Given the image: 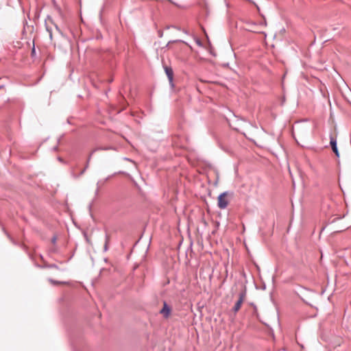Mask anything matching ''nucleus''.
Masks as SVG:
<instances>
[{
    "label": "nucleus",
    "mask_w": 351,
    "mask_h": 351,
    "mask_svg": "<svg viewBox=\"0 0 351 351\" xmlns=\"http://www.w3.org/2000/svg\"><path fill=\"white\" fill-rule=\"evenodd\" d=\"M230 194L228 192H223L221 193L217 197V206L221 209L226 208L230 202L229 199Z\"/></svg>",
    "instance_id": "obj_1"
},
{
    "label": "nucleus",
    "mask_w": 351,
    "mask_h": 351,
    "mask_svg": "<svg viewBox=\"0 0 351 351\" xmlns=\"http://www.w3.org/2000/svg\"><path fill=\"white\" fill-rule=\"evenodd\" d=\"M245 299H246V289L245 288V289H243V291L239 293V299H238V300L236 302V303H235V304H234V307H233V308H232V310H233V311H234V313H237V312L240 310V308H241V306H242L243 303L245 302Z\"/></svg>",
    "instance_id": "obj_2"
},
{
    "label": "nucleus",
    "mask_w": 351,
    "mask_h": 351,
    "mask_svg": "<svg viewBox=\"0 0 351 351\" xmlns=\"http://www.w3.org/2000/svg\"><path fill=\"white\" fill-rule=\"evenodd\" d=\"M46 28L49 34V38L51 40L53 39V31L60 32L58 27L53 23V20L48 17L45 21Z\"/></svg>",
    "instance_id": "obj_3"
},
{
    "label": "nucleus",
    "mask_w": 351,
    "mask_h": 351,
    "mask_svg": "<svg viewBox=\"0 0 351 351\" xmlns=\"http://www.w3.org/2000/svg\"><path fill=\"white\" fill-rule=\"evenodd\" d=\"M171 312V308L167 305L166 302H164L163 307L160 310V313L162 315V316L165 318L169 317Z\"/></svg>",
    "instance_id": "obj_4"
},
{
    "label": "nucleus",
    "mask_w": 351,
    "mask_h": 351,
    "mask_svg": "<svg viewBox=\"0 0 351 351\" xmlns=\"http://www.w3.org/2000/svg\"><path fill=\"white\" fill-rule=\"evenodd\" d=\"M330 145H331L332 151L335 152L336 156H339V152H338L337 147V141H336V139L333 137L330 138Z\"/></svg>",
    "instance_id": "obj_5"
},
{
    "label": "nucleus",
    "mask_w": 351,
    "mask_h": 351,
    "mask_svg": "<svg viewBox=\"0 0 351 351\" xmlns=\"http://www.w3.org/2000/svg\"><path fill=\"white\" fill-rule=\"evenodd\" d=\"M165 72L169 78V80L171 82L173 81V73L171 68L165 67Z\"/></svg>",
    "instance_id": "obj_6"
},
{
    "label": "nucleus",
    "mask_w": 351,
    "mask_h": 351,
    "mask_svg": "<svg viewBox=\"0 0 351 351\" xmlns=\"http://www.w3.org/2000/svg\"><path fill=\"white\" fill-rule=\"evenodd\" d=\"M50 281H51L52 283H53V284H58V282H55V281H53V280H51Z\"/></svg>",
    "instance_id": "obj_7"
},
{
    "label": "nucleus",
    "mask_w": 351,
    "mask_h": 351,
    "mask_svg": "<svg viewBox=\"0 0 351 351\" xmlns=\"http://www.w3.org/2000/svg\"><path fill=\"white\" fill-rule=\"evenodd\" d=\"M263 24L265 26H266V25H267V23H266V22H264Z\"/></svg>",
    "instance_id": "obj_8"
}]
</instances>
